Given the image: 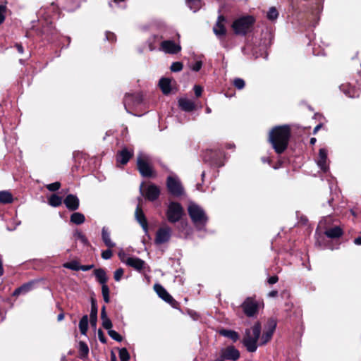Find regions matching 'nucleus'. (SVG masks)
Segmentation results:
<instances>
[{
  "label": "nucleus",
  "mask_w": 361,
  "mask_h": 361,
  "mask_svg": "<svg viewBox=\"0 0 361 361\" xmlns=\"http://www.w3.org/2000/svg\"><path fill=\"white\" fill-rule=\"evenodd\" d=\"M144 183H142L140 185V192L145 198L150 202H154L157 200L160 195V189L154 183H151L147 185L145 189Z\"/></svg>",
  "instance_id": "obj_13"
},
{
  "label": "nucleus",
  "mask_w": 361,
  "mask_h": 361,
  "mask_svg": "<svg viewBox=\"0 0 361 361\" xmlns=\"http://www.w3.org/2000/svg\"><path fill=\"white\" fill-rule=\"evenodd\" d=\"M224 152L222 149H207L202 154L204 163L212 167H221L224 165Z\"/></svg>",
  "instance_id": "obj_6"
},
{
  "label": "nucleus",
  "mask_w": 361,
  "mask_h": 361,
  "mask_svg": "<svg viewBox=\"0 0 361 361\" xmlns=\"http://www.w3.org/2000/svg\"><path fill=\"white\" fill-rule=\"evenodd\" d=\"M274 332L271 331L264 330L262 338H261V345H264L268 343L272 338Z\"/></svg>",
  "instance_id": "obj_44"
},
{
  "label": "nucleus",
  "mask_w": 361,
  "mask_h": 361,
  "mask_svg": "<svg viewBox=\"0 0 361 361\" xmlns=\"http://www.w3.org/2000/svg\"><path fill=\"white\" fill-rule=\"evenodd\" d=\"M118 354L121 361H129L130 354L126 348H121Z\"/></svg>",
  "instance_id": "obj_48"
},
{
  "label": "nucleus",
  "mask_w": 361,
  "mask_h": 361,
  "mask_svg": "<svg viewBox=\"0 0 361 361\" xmlns=\"http://www.w3.org/2000/svg\"><path fill=\"white\" fill-rule=\"evenodd\" d=\"M143 102V94L141 92L135 93H126L123 103L126 110L130 112L129 109L140 105Z\"/></svg>",
  "instance_id": "obj_12"
},
{
  "label": "nucleus",
  "mask_w": 361,
  "mask_h": 361,
  "mask_svg": "<svg viewBox=\"0 0 361 361\" xmlns=\"http://www.w3.org/2000/svg\"><path fill=\"white\" fill-rule=\"evenodd\" d=\"M109 293H110V290H109V286L106 285V283L102 285V294L103 296L104 301L106 303L110 302Z\"/></svg>",
  "instance_id": "obj_42"
},
{
  "label": "nucleus",
  "mask_w": 361,
  "mask_h": 361,
  "mask_svg": "<svg viewBox=\"0 0 361 361\" xmlns=\"http://www.w3.org/2000/svg\"><path fill=\"white\" fill-rule=\"evenodd\" d=\"M292 136L290 125L283 124L275 126L269 132L267 141L274 152L282 154L287 149Z\"/></svg>",
  "instance_id": "obj_1"
},
{
  "label": "nucleus",
  "mask_w": 361,
  "mask_h": 361,
  "mask_svg": "<svg viewBox=\"0 0 361 361\" xmlns=\"http://www.w3.org/2000/svg\"><path fill=\"white\" fill-rule=\"evenodd\" d=\"M70 221L74 224L80 225L85 222V217L84 214L80 212H73L71 215Z\"/></svg>",
  "instance_id": "obj_33"
},
{
  "label": "nucleus",
  "mask_w": 361,
  "mask_h": 361,
  "mask_svg": "<svg viewBox=\"0 0 361 361\" xmlns=\"http://www.w3.org/2000/svg\"><path fill=\"white\" fill-rule=\"evenodd\" d=\"M221 357L226 360L236 361L240 358V351L234 345H228L221 350Z\"/></svg>",
  "instance_id": "obj_17"
},
{
  "label": "nucleus",
  "mask_w": 361,
  "mask_h": 361,
  "mask_svg": "<svg viewBox=\"0 0 361 361\" xmlns=\"http://www.w3.org/2000/svg\"><path fill=\"white\" fill-rule=\"evenodd\" d=\"M195 94L197 97H200L202 93V87L199 85H195L194 87Z\"/></svg>",
  "instance_id": "obj_61"
},
{
  "label": "nucleus",
  "mask_w": 361,
  "mask_h": 361,
  "mask_svg": "<svg viewBox=\"0 0 361 361\" xmlns=\"http://www.w3.org/2000/svg\"><path fill=\"white\" fill-rule=\"evenodd\" d=\"M76 235H77L78 238L80 239V241L84 245H88L90 244L87 238H86V236L82 232L78 231L76 233Z\"/></svg>",
  "instance_id": "obj_55"
},
{
  "label": "nucleus",
  "mask_w": 361,
  "mask_h": 361,
  "mask_svg": "<svg viewBox=\"0 0 361 361\" xmlns=\"http://www.w3.org/2000/svg\"><path fill=\"white\" fill-rule=\"evenodd\" d=\"M61 184L60 182L56 181L50 184L46 185V188L51 192H56L60 189Z\"/></svg>",
  "instance_id": "obj_49"
},
{
  "label": "nucleus",
  "mask_w": 361,
  "mask_h": 361,
  "mask_svg": "<svg viewBox=\"0 0 361 361\" xmlns=\"http://www.w3.org/2000/svg\"><path fill=\"white\" fill-rule=\"evenodd\" d=\"M6 10V6L2 4L0 5V25L5 20Z\"/></svg>",
  "instance_id": "obj_53"
},
{
  "label": "nucleus",
  "mask_w": 361,
  "mask_h": 361,
  "mask_svg": "<svg viewBox=\"0 0 361 361\" xmlns=\"http://www.w3.org/2000/svg\"><path fill=\"white\" fill-rule=\"evenodd\" d=\"M339 88L348 97H359L361 93V65L360 70L353 75L352 82L341 84Z\"/></svg>",
  "instance_id": "obj_4"
},
{
  "label": "nucleus",
  "mask_w": 361,
  "mask_h": 361,
  "mask_svg": "<svg viewBox=\"0 0 361 361\" xmlns=\"http://www.w3.org/2000/svg\"><path fill=\"white\" fill-rule=\"evenodd\" d=\"M281 155H279L277 161L271 165L272 168L275 170L283 167L289 161L288 158Z\"/></svg>",
  "instance_id": "obj_41"
},
{
  "label": "nucleus",
  "mask_w": 361,
  "mask_h": 361,
  "mask_svg": "<svg viewBox=\"0 0 361 361\" xmlns=\"http://www.w3.org/2000/svg\"><path fill=\"white\" fill-rule=\"evenodd\" d=\"M133 155L134 152L133 149L123 147L121 150L118 151L116 155L117 166L126 165Z\"/></svg>",
  "instance_id": "obj_15"
},
{
  "label": "nucleus",
  "mask_w": 361,
  "mask_h": 361,
  "mask_svg": "<svg viewBox=\"0 0 361 361\" xmlns=\"http://www.w3.org/2000/svg\"><path fill=\"white\" fill-rule=\"evenodd\" d=\"M79 329H80V333L82 334L85 335L87 334V331L88 329V317H87V315L82 316V317L80 320Z\"/></svg>",
  "instance_id": "obj_38"
},
{
  "label": "nucleus",
  "mask_w": 361,
  "mask_h": 361,
  "mask_svg": "<svg viewBox=\"0 0 361 361\" xmlns=\"http://www.w3.org/2000/svg\"><path fill=\"white\" fill-rule=\"evenodd\" d=\"M186 4L191 10L196 12L202 6V0H186Z\"/></svg>",
  "instance_id": "obj_39"
},
{
  "label": "nucleus",
  "mask_w": 361,
  "mask_h": 361,
  "mask_svg": "<svg viewBox=\"0 0 361 361\" xmlns=\"http://www.w3.org/2000/svg\"><path fill=\"white\" fill-rule=\"evenodd\" d=\"M98 338L101 343L104 344L107 343V338H106L104 333L101 329L98 330Z\"/></svg>",
  "instance_id": "obj_59"
},
{
  "label": "nucleus",
  "mask_w": 361,
  "mask_h": 361,
  "mask_svg": "<svg viewBox=\"0 0 361 361\" xmlns=\"http://www.w3.org/2000/svg\"><path fill=\"white\" fill-rule=\"evenodd\" d=\"M135 214L136 220L140 224L143 230L147 233L148 231L147 220L140 205H137L136 207Z\"/></svg>",
  "instance_id": "obj_20"
},
{
  "label": "nucleus",
  "mask_w": 361,
  "mask_h": 361,
  "mask_svg": "<svg viewBox=\"0 0 361 361\" xmlns=\"http://www.w3.org/2000/svg\"><path fill=\"white\" fill-rule=\"evenodd\" d=\"M233 84L235 86V87L237 88L238 90H242L245 86V82L244 80L240 78H235L233 80Z\"/></svg>",
  "instance_id": "obj_51"
},
{
  "label": "nucleus",
  "mask_w": 361,
  "mask_h": 361,
  "mask_svg": "<svg viewBox=\"0 0 361 361\" xmlns=\"http://www.w3.org/2000/svg\"><path fill=\"white\" fill-rule=\"evenodd\" d=\"M165 302L169 303L173 308L180 309V303L176 301L170 294L164 300Z\"/></svg>",
  "instance_id": "obj_46"
},
{
  "label": "nucleus",
  "mask_w": 361,
  "mask_h": 361,
  "mask_svg": "<svg viewBox=\"0 0 361 361\" xmlns=\"http://www.w3.org/2000/svg\"><path fill=\"white\" fill-rule=\"evenodd\" d=\"M219 333L221 336L231 339L233 343H235L240 338L239 334L234 330L222 329Z\"/></svg>",
  "instance_id": "obj_26"
},
{
  "label": "nucleus",
  "mask_w": 361,
  "mask_h": 361,
  "mask_svg": "<svg viewBox=\"0 0 361 361\" xmlns=\"http://www.w3.org/2000/svg\"><path fill=\"white\" fill-rule=\"evenodd\" d=\"M94 267V264H88V265H80V270L86 271L92 269Z\"/></svg>",
  "instance_id": "obj_62"
},
{
  "label": "nucleus",
  "mask_w": 361,
  "mask_h": 361,
  "mask_svg": "<svg viewBox=\"0 0 361 361\" xmlns=\"http://www.w3.org/2000/svg\"><path fill=\"white\" fill-rule=\"evenodd\" d=\"M35 281H30L27 283H23L16 289L13 293V296H18L21 294H26L27 293L32 290L35 284Z\"/></svg>",
  "instance_id": "obj_22"
},
{
  "label": "nucleus",
  "mask_w": 361,
  "mask_h": 361,
  "mask_svg": "<svg viewBox=\"0 0 361 361\" xmlns=\"http://www.w3.org/2000/svg\"><path fill=\"white\" fill-rule=\"evenodd\" d=\"M97 313H98V307L97 300L92 298H91V311L90 314V325L92 328L95 329L97 327Z\"/></svg>",
  "instance_id": "obj_21"
},
{
  "label": "nucleus",
  "mask_w": 361,
  "mask_h": 361,
  "mask_svg": "<svg viewBox=\"0 0 361 361\" xmlns=\"http://www.w3.org/2000/svg\"><path fill=\"white\" fill-rule=\"evenodd\" d=\"M111 249V248H108L107 250L102 251V257L103 259H110L112 257L113 252H112Z\"/></svg>",
  "instance_id": "obj_57"
},
{
  "label": "nucleus",
  "mask_w": 361,
  "mask_h": 361,
  "mask_svg": "<svg viewBox=\"0 0 361 361\" xmlns=\"http://www.w3.org/2000/svg\"><path fill=\"white\" fill-rule=\"evenodd\" d=\"M106 39L109 42H110L111 43H114V42H115L116 41V35L114 32L107 31L106 32Z\"/></svg>",
  "instance_id": "obj_56"
},
{
  "label": "nucleus",
  "mask_w": 361,
  "mask_h": 361,
  "mask_svg": "<svg viewBox=\"0 0 361 361\" xmlns=\"http://www.w3.org/2000/svg\"><path fill=\"white\" fill-rule=\"evenodd\" d=\"M102 239L104 243V245L108 248H113L116 246V244L111 241L110 237V232L108 228L106 227H103L102 230Z\"/></svg>",
  "instance_id": "obj_29"
},
{
  "label": "nucleus",
  "mask_w": 361,
  "mask_h": 361,
  "mask_svg": "<svg viewBox=\"0 0 361 361\" xmlns=\"http://www.w3.org/2000/svg\"><path fill=\"white\" fill-rule=\"evenodd\" d=\"M181 46L173 40H164L160 43L159 50L169 54H176L181 51Z\"/></svg>",
  "instance_id": "obj_14"
},
{
  "label": "nucleus",
  "mask_w": 361,
  "mask_h": 361,
  "mask_svg": "<svg viewBox=\"0 0 361 361\" xmlns=\"http://www.w3.org/2000/svg\"><path fill=\"white\" fill-rule=\"evenodd\" d=\"M48 203L54 207H59L62 204V197L56 194H52L48 199Z\"/></svg>",
  "instance_id": "obj_37"
},
{
  "label": "nucleus",
  "mask_w": 361,
  "mask_h": 361,
  "mask_svg": "<svg viewBox=\"0 0 361 361\" xmlns=\"http://www.w3.org/2000/svg\"><path fill=\"white\" fill-rule=\"evenodd\" d=\"M78 350V357L81 360H85L89 354V348L87 343L84 341H80Z\"/></svg>",
  "instance_id": "obj_32"
},
{
  "label": "nucleus",
  "mask_w": 361,
  "mask_h": 361,
  "mask_svg": "<svg viewBox=\"0 0 361 361\" xmlns=\"http://www.w3.org/2000/svg\"><path fill=\"white\" fill-rule=\"evenodd\" d=\"M326 160H327L326 150L324 148H322L319 151V160L317 161V164L320 167V169L323 171H325L327 168Z\"/></svg>",
  "instance_id": "obj_30"
},
{
  "label": "nucleus",
  "mask_w": 361,
  "mask_h": 361,
  "mask_svg": "<svg viewBox=\"0 0 361 361\" xmlns=\"http://www.w3.org/2000/svg\"><path fill=\"white\" fill-rule=\"evenodd\" d=\"M93 274L96 277V279L98 283L100 284H106L108 281V277L106 276V272L104 269L99 268L94 270Z\"/></svg>",
  "instance_id": "obj_27"
},
{
  "label": "nucleus",
  "mask_w": 361,
  "mask_h": 361,
  "mask_svg": "<svg viewBox=\"0 0 361 361\" xmlns=\"http://www.w3.org/2000/svg\"><path fill=\"white\" fill-rule=\"evenodd\" d=\"M178 102L179 108L185 112H191L195 109V104L190 99L180 98Z\"/></svg>",
  "instance_id": "obj_23"
},
{
  "label": "nucleus",
  "mask_w": 361,
  "mask_h": 361,
  "mask_svg": "<svg viewBox=\"0 0 361 361\" xmlns=\"http://www.w3.org/2000/svg\"><path fill=\"white\" fill-rule=\"evenodd\" d=\"M108 334L112 339H114L118 342H121L123 341L122 336H121L118 332H116L114 330L111 329V330L108 331Z\"/></svg>",
  "instance_id": "obj_52"
},
{
  "label": "nucleus",
  "mask_w": 361,
  "mask_h": 361,
  "mask_svg": "<svg viewBox=\"0 0 361 361\" xmlns=\"http://www.w3.org/2000/svg\"><path fill=\"white\" fill-rule=\"evenodd\" d=\"M164 37L162 35H154L148 39V47L150 51H154L157 49V43H158Z\"/></svg>",
  "instance_id": "obj_35"
},
{
  "label": "nucleus",
  "mask_w": 361,
  "mask_h": 361,
  "mask_svg": "<svg viewBox=\"0 0 361 361\" xmlns=\"http://www.w3.org/2000/svg\"><path fill=\"white\" fill-rule=\"evenodd\" d=\"M188 214L195 226L198 229L204 228L207 221L208 217L204 211L197 204H191L188 208Z\"/></svg>",
  "instance_id": "obj_5"
},
{
  "label": "nucleus",
  "mask_w": 361,
  "mask_h": 361,
  "mask_svg": "<svg viewBox=\"0 0 361 361\" xmlns=\"http://www.w3.org/2000/svg\"><path fill=\"white\" fill-rule=\"evenodd\" d=\"M63 203L70 211H75L79 208L80 200L75 195L69 194L63 200Z\"/></svg>",
  "instance_id": "obj_19"
},
{
  "label": "nucleus",
  "mask_w": 361,
  "mask_h": 361,
  "mask_svg": "<svg viewBox=\"0 0 361 361\" xmlns=\"http://www.w3.org/2000/svg\"><path fill=\"white\" fill-rule=\"evenodd\" d=\"M279 16V12L275 7H271L267 13V18L270 20H276Z\"/></svg>",
  "instance_id": "obj_47"
},
{
  "label": "nucleus",
  "mask_w": 361,
  "mask_h": 361,
  "mask_svg": "<svg viewBox=\"0 0 361 361\" xmlns=\"http://www.w3.org/2000/svg\"><path fill=\"white\" fill-rule=\"evenodd\" d=\"M262 325L259 322H257L250 329H246L244 336L242 339V343L249 353H254L257 350V342L261 334Z\"/></svg>",
  "instance_id": "obj_2"
},
{
  "label": "nucleus",
  "mask_w": 361,
  "mask_h": 361,
  "mask_svg": "<svg viewBox=\"0 0 361 361\" xmlns=\"http://www.w3.org/2000/svg\"><path fill=\"white\" fill-rule=\"evenodd\" d=\"M226 18L224 15L218 16L217 21L213 27V32L219 39L224 37L227 34V30L225 26Z\"/></svg>",
  "instance_id": "obj_16"
},
{
  "label": "nucleus",
  "mask_w": 361,
  "mask_h": 361,
  "mask_svg": "<svg viewBox=\"0 0 361 361\" xmlns=\"http://www.w3.org/2000/svg\"><path fill=\"white\" fill-rule=\"evenodd\" d=\"M324 234L326 237L331 239H336L341 237L343 234L342 228L339 226H334L326 229L324 231Z\"/></svg>",
  "instance_id": "obj_24"
},
{
  "label": "nucleus",
  "mask_w": 361,
  "mask_h": 361,
  "mask_svg": "<svg viewBox=\"0 0 361 361\" xmlns=\"http://www.w3.org/2000/svg\"><path fill=\"white\" fill-rule=\"evenodd\" d=\"M277 326V319L274 317H270L267 319V323L264 326V330L271 331V332L275 331Z\"/></svg>",
  "instance_id": "obj_40"
},
{
  "label": "nucleus",
  "mask_w": 361,
  "mask_h": 361,
  "mask_svg": "<svg viewBox=\"0 0 361 361\" xmlns=\"http://www.w3.org/2000/svg\"><path fill=\"white\" fill-rule=\"evenodd\" d=\"M256 20L254 16L246 15L240 16L233 20L231 29L238 36H246L252 32Z\"/></svg>",
  "instance_id": "obj_3"
},
{
  "label": "nucleus",
  "mask_w": 361,
  "mask_h": 361,
  "mask_svg": "<svg viewBox=\"0 0 361 361\" xmlns=\"http://www.w3.org/2000/svg\"><path fill=\"white\" fill-rule=\"evenodd\" d=\"M118 257L123 262L126 264L127 266L133 268L139 272H142L146 268V262L139 257H129L125 259L126 255L122 252L118 253Z\"/></svg>",
  "instance_id": "obj_11"
},
{
  "label": "nucleus",
  "mask_w": 361,
  "mask_h": 361,
  "mask_svg": "<svg viewBox=\"0 0 361 361\" xmlns=\"http://www.w3.org/2000/svg\"><path fill=\"white\" fill-rule=\"evenodd\" d=\"M13 201L12 194L6 190L0 191V204H10Z\"/></svg>",
  "instance_id": "obj_34"
},
{
  "label": "nucleus",
  "mask_w": 361,
  "mask_h": 361,
  "mask_svg": "<svg viewBox=\"0 0 361 361\" xmlns=\"http://www.w3.org/2000/svg\"><path fill=\"white\" fill-rule=\"evenodd\" d=\"M171 229L169 226L159 228L156 233L155 243L160 245L168 242L171 238Z\"/></svg>",
  "instance_id": "obj_18"
},
{
  "label": "nucleus",
  "mask_w": 361,
  "mask_h": 361,
  "mask_svg": "<svg viewBox=\"0 0 361 361\" xmlns=\"http://www.w3.org/2000/svg\"><path fill=\"white\" fill-rule=\"evenodd\" d=\"M56 31L50 26L44 27L42 31V35H44V39L48 42L54 40Z\"/></svg>",
  "instance_id": "obj_31"
},
{
  "label": "nucleus",
  "mask_w": 361,
  "mask_h": 361,
  "mask_svg": "<svg viewBox=\"0 0 361 361\" xmlns=\"http://www.w3.org/2000/svg\"><path fill=\"white\" fill-rule=\"evenodd\" d=\"M183 64L180 61H176L172 63L170 67V70L172 72H179L183 70Z\"/></svg>",
  "instance_id": "obj_50"
},
{
  "label": "nucleus",
  "mask_w": 361,
  "mask_h": 361,
  "mask_svg": "<svg viewBox=\"0 0 361 361\" xmlns=\"http://www.w3.org/2000/svg\"><path fill=\"white\" fill-rule=\"evenodd\" d=\"M63 267L69 269L73 271H79L80 270V264L79 262L76 260H72L68 262H66L63 264Z\"/></svg>",
  "instance_id": "obj_43"
},
{
  "label": "nucleus",
  "mask_w": 361,
  "mask_h": 361,
  "mask_svg": "<svg viewBox=\"0 0 361 361\" xmlns=\"http://www.w3.org/2000/svg\"><path fill=\"white\" fill-rule=\"evenodd\" d=\"M261 160L263 163H267L269 165H273V161L270 157H263L261 158Z\"/></svg>",
  "instance_id": "obj_63"
},
{
  "label": "nucleus",
  "mask_w": 361,
  "mask_h": 361,
  "mask_svg": "<svg viewBox=\"0 0 361 361\" xmlns=\"http://www.w3.org/2000/svg\"><path fill=\"white\" fill-rule=\"evenodd\" d=\"M166 188L169 193L175 197H181L185 193L180 181L177 178L173 176L167 177Z\"/></svg>",
  "instance_id": "obj_10"
},
{
  "label": "nucleus",
  "mask_w": 361,
  "mask_h": 361,
  "mask_svg": "<svg viewBox=\"0 0 361 361\" xmlns=\"http://www.w3.org/2000/svg\"><path fill=\"white\" fill-rule=\"evenodd\" d=\"M184 214V209L180 203L172 201L169 204L166 216L169 223L176 224L180 221Z\"/></svg>",
  "instance_id": "obj_7"
},
{
  "label": "nucleus",
  "mask_w": 361,
  "mask_h": 361,
  "mask_svg": "<svg viewBox=\"0 0 361 361\" xmlns=\"http://www.w3.org/2000/svg\"><path fill=\"white\" fill-rule=\"evenodd\" d=\"M14 47L16 48L18 53L23 54L24 52V49L21 43H16Z\"/></svg>",
  "instance_id": "obj_64"
},
{
  "label": "nucleus",
  "mask_w": 361,
  "mask_h": 361,
  "mask_svg": "<svg viewBox=\"0 0 361 361\" xmlns=\"http://www.w3.org/2000/svg\"><path fill=\"white\" fill-rule=\"evenodd\" d=\"M154 290H155L157 294L159 295V297L161 298L163 300H164L165 298L166 297H168V295H169V293L161 284H159V283L154 284Z\"/></svg>",
  "instance_id": "obj_36"
},
{
  "label": "nucleus",
  "mask_w": 361,
  "mask_h": 361,
  "mask_svg": "<svg viewBox=\"0 0 361 361\" xmlns=\"http://www.w3.org/2000/svg\"><path fill=\"white\" fill-rule=\"evenodd\" d=\"M202 67V61H197L193 65L190 66L193 71L198 72Z\"/></svg>",
  "instance_id": "obj_58"
},
{
  "label": "nucleus",
  "mask_w": 361,
  "mask_h": 361,
  "mask_svg": "<svg viewBox=\"0 0 361 361\" xmlns=\"http://www.w3.org/2000/svg\"><path fill=\"white\" fill-rule=\"evenodd\" d=\"M244 314L247 317H252L256 316L259 310V303L255 299V297H247L245 299L243 302L240 305Z\"/></svg>",
  "instance_id": "obj_9"
},
{
  "label": "nucleus",
  "mask_w": 361,
  "mask_h": 361,
  "mask_svg": "<svg viewBox=\"0 0 361 361\" xmlns=\"http://www.w3.org/2000/svg\"><path fill=\"white\" fill-rule=\"evenodd\" d=\"M123 273H124V271L122 268H119V269H116L114 274V280L116 281H119L121 279V278L123 275Z\"/></svg>",
  "instance_id": "obj_54"
},
{
  "label": "nucleus",
  "mask_w": 361,
  "mask_h": 361,
  "mask_svg": "<svg viewBox=\"0 0 361 361\" xmlns=\"http://www.w3.org/2000/svg\"><path fill=\"white\" fill-rule=\"evenodd\" d=\"M101 319L102 321V325L103 328L108 331L111 330V329L113 326L112 322L107 316L105 305L102 306L101 309Z\"/></svg>",
  "instance_id": "obj_28"
},
{
  "label": "nucleus",
  "mask_w": 361,
  "mask_h": 361,
  "mask_svg": "<svg viewBox=\"0 0 361 361\" xmlns=\"http://www.w3.org/2000/svg\"><path fill=\"white\" fill-rule=\"evenodd\" d=\"M137 169L143 178H153L156 172L148 158L139 155L137 157Z\"/></svg>",
  "instance_id": "obj_8"
},
{
  "label": "nucleus",
  "mask_w": 361,
  "mask_h": 361,
  "mask_svg": "<svg viewBox=\"0 0 361 361\" xmlns=\"http://www.w3.org/2000/svg\"><path fill=\"white\" fill-rule=\"evenodd\" d=\"M278 281H279V277L276 275L271 276L269 278H268V279H267V282L270 285L275 284Z\"/></svg>",
  "instance_id": "obj_60"
},
{
  "label": "nucleus",
  "mask_w": 361,
  "mask_h": 361,
  "mask_svg": "<svg viewBox=\"0 0 361 361\" xmlns=\"http://www.w3.org/2000/svg\"><path fill=\"white\" fill-rule=\"evenodd\" d=\"M165 302L169 303L173 308L180 309V303L176 301L170 294L164 300Z\"/></svg>",
  "instance_id": "obj_45"
},
{
  "label": "nucleus",
  "mask_w": 361,
  "mask_h": 361,
  "mask_svg": "<svg viewBox=\"0 0 361 361\" xmlns=\"http://www.w3.org/2000/svg\"><path fill=\"white\" fill-rule=\"evenodd\" d=\"M171 79L169 78H161L159 82V86L164 94L168 95L171 92Z\"/></svg>",
  "instance_id": "obj_25"
}]
</instances>
